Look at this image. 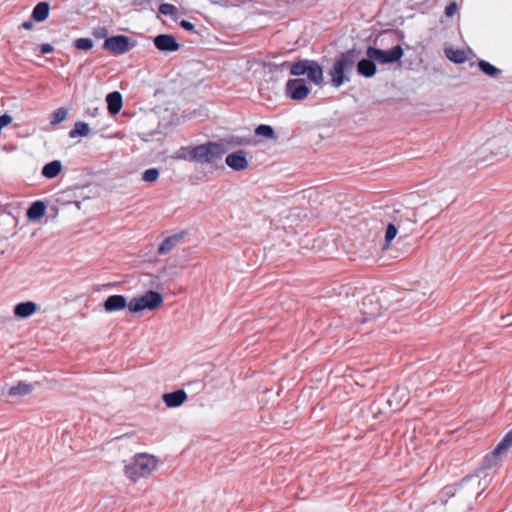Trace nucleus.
Returning <instances> with one entry per match:
<instances>
[{
    "label": "nucleus",
    "instance_id": "nucleus-1",
    "mask_svg": "<svg viewBox=\"0 0 512 512\" xmlns=\"http://www.w3.org/2000/svg\"><path fill=\"white\" fill-rule=\"evenodd\" d=\"M159 459L148 453H139L127 460L124 465L125 476L132 482L152 475L159 467Z\"/></svg>",
    "mask_w": 512,
    "mask_h": 512
},
{
    "label": "nucleus",
    "instance_id": "nucleus-2",
    "mask_svg": "<svg viewBox=\"0 0 512 512\" xmlns=\"http://www.w3.org/2000/svg\"><path fill=\"white\" fill-rule=\"evenodd\" d=\"M359 56L360 51L351 49L341 53L335 60L333 66L329 70L331 85L334 88H339L350 81V73L352 72Z\"/></svg>",
    "mask_w": 512,
    "mask_h": 512
},
{
    "label": "nucleus",
    "instance_id": "nucleus-3",
    "mask_svg": "<svg viewBox=\"0 0 512 512\" xmlns=\"http://www.w3.org/2000/svg\"><path fill=\"white\" fill-rule=\"evenodd\" d=\"M224 152L223 144L219 142H208L193 148L181 150L179 158L199 163H212L220 159Z\"/></svg>",
    "mask_w": 512,
    "mask_h": 512
},
{
    "label": "nucleus",
    "instance_id": "nucleus-4",
    "mask_svg": "<svg viewBox=\"0 0 512 512\" xmlns=\"http://www.w3.org/2000/svg\"><path fill=\"white\" fill-rule=\"evenodd\" d=\"M480 483L478 474L466 476L457 484L445 486L440 492L439 499L444 504L457 493L462 497H470L475 493Z\"/></svg>",
    "mask_w": 512,
    "mask_h": 512
},
{
    "label": "nucleus",
    "instance_id": "nucleus-5",
    "mask_svg": "<svg viewBox=\"0 0 512 512\" xmlns=\"http://www.w3.org/2000/svg\"><path fill=\"white\" fill-rule=\"evenodd\" d=\"M163 303V297L159 292L149 290L146 293L133 297L129 301L130 312L138 313L144 310H156Z\"/></svg>",
    "mask_w": 512,
    "mask_h": 512
},
{
    "label": "nucleus",
    "instance_id": "nucleus-6",
    "mask_svg": "<svg viewBox=\"0 0 512 512\" xmlns=\"http://www.w3.org/2000/svg\"><path fill=\"white\" fill-rule=\"evenodd\" d=\"M404 54L400 45H395L389 50H382L374 46H368L366 56L374 58L378 64H393L398 62Z\"/></svg>",
    "mask_w": 512,
    "mask_h": 512
},
{
    "label": "nucleus",
    "instance_id": "nucleus-7",
    "mask_svg": "<svg viewBox=\"0 0 512 512\" xmlns=\"http://www.w3.org/2000/svg\"><path fill=\"white\" fill-rule=\"evenodd\" d=\"M286 95L293 100L305 99L310 89L303 79H289L285 85Z\"/></svg>",
    "mask_w": 512,
    "mask_h": 512
},
{
    "label": "nucleus",
    "instance_id": "nucleus-8",
    "mask_svg": "<svg viewBox=\"0 0 512 512\" xmlns=\"http://www.w3.org/2000/svg\"><path fill=\"white\" fill-rule=\"evenodd\" d=\"M103 47L105 50L115 55L124 54L131 48L129 38L124 35H117L107 38L103 44Z\"/></svg>",
    "mask_w": 512,
    "mask_h": 512
},
{
    "label": "nucleus",
    "instance_id": "nucleus-9",
    "mask_svg": "<svg viewBox=\"0 0 512 512\" xmlns=\"http://www.w3.org/2000/svg\"><path fill=\"white\" fill-rule=\"evenodd\" d=\"M226 165L234 171H243L248 167L247 151L238 150L226 155Z\"/></svg>",
    "mask_w": 512,
    "mask_h": 512
},
{
    "label": "nucleus",
    "instance_id": "nucleus-10",
    "mask_svg": "<svg viewBox=\"0 0 512 512\" xmlns=\"http://www.w3.org/2000/svg\"><path fill=\"white\" fill-rule=\"evenodd\" d=\"M360 310L364 315V319L362 320L363 322L375 319L381 315V307L377 301H375L373 296H368L363 299L362 307Z\"/></svg>",
    "mask_w": 512,
    "mask_h": 512
},
{
    "label": "nucleus",
    "instance_id": "nucleus-11",
    "mask_svg": "<svg viewBox=\"0 0 512 512\" xmlns=\"http://www.w3.org/2000/svg\"><path fill=\"white\" fill-rule=\"evenodd\" d=\"M154 45L162 52H174L180 47L175 37L169 34H160L154 38Z\"/></svg>",
    "mask_w": 512,
    "mask_h": 512
},
{
    "label": "nucleus",
    "instance_id": "nucleus-12",
    "mask_svg": "<svg viewBox=\"0 0 512 512\" xmlns=\"http://www.w3.org/2000/svg\"><path fill=\"white\" fill-rule=\"evenodd\" d=\"M128 305L129 302H127L126 297L123 295H111L103 303L104 310L107 313L122 311Z\"/></svg>",
    "mask_w": 512,
    "mask_h": 512
},
{
    "label": "nucleus",
    "instance_id": "nucleus-13",
    "mask_svg": "<svg viewBox=\"0 0 512 512\" xmlns=\"http://www.w3.org/2000/svg\"><path fill=\"white\" fill-rule=\"evenodd\" d=\"M187 398V393L184 390H177L162 395V400L168 408L182 406L187 401Z\"/></svg>",
    "mask_w": 512,
    "mask_h": 512
},
{
    "label": "nucleus",
    "instance_id": "nucleus-14",
    "mask_svg": "<svg viewBox=\"0 0 512 512\" xmlns=\"http://www.w3.org/2000/svg\"><path fill=\"white\" fill-rule=\"evenodd\" d=\"M356 63L357 72L365 78H371L377 72V62L374 58L366 56V58L357 60Z\"/></svg>",
    "mask_w": 512,
    "mask_h": 512
},
{
    "label": "nucleus",
    "instance_id": "nucleus-15",
    "mask_svg": "<svg viewBox=\"0 0 512 512\" xmlns=\"http://www.w3.org/2000/svg\"><path fill=\"white\" fill-rule=\"evenodd\" d=\"M305 75H307L308 79L314 84H323V69L317 61L310 60Z\"/></svg>",
    "mask_w": 512,
    "mask_h": 512
},
{
    "label": "nucleus",
    "instance_id": "nucleus-16",
    "mask_svg": "<svg viewBox=\"0 0 512 512\" xmlns=\"http://www.w3.org/2000/svg\"><path fill=\"white\" fill-rule=\"evenodd\" d=\"M37 304L32 301L22 302L14 307V314L18 318H27L37 311Z\"/></svg>",
    "mask_w": 512,
    "mask_h": 512
},
{
    "label": "nucleus",
    "instance_id": "nucleus-17",
    "mask_svg": "<svg viewBox=\"0 0 512 512\" xmlns=\"http://www.w3.org/2000/svg\"><path fill=\"white\" fill-rule=\"evenodd\" d=\"M183 239L182 234H175L167 237L159 246L158 253L165 255L170 253L176 246H178Z\"/></svg>",
    "mask_w": 512,
    "mask_h": 512
},
{
    "label": "nucleus",
    "instance_id": "nucleus-18",
    "mask_svg": "<svg viewBox=\"0 0 512 512\" xmlns=\"http://www.w3.org/2000/svg\"><path fill=\"white\" fill-rule=\"evenodd\" d=\"M106 102L109 113L115 115L122 108V95L117 91L111 92L106 96Z\"/></svg>",
    "mask_w": 512,
    "mask_h": 512
},
{
    "label": "nucleus",
    "instance_id": "nucleus-19",
    "mask_svg": "<svg viewBox=\"0 0 512 512\" xmlns=\"http://www.w3.org/2000/svg\"><path fill=\"white\" fill-rule=\"evenodd\" d=\"M34 390V386L30 383L19 382L18 384L10 387L9 396L20 397L30 394Z\"/></svg>",
    "mask_w": 512,
    "mask_h": 512
},
{
    "label": "nucleus",
    "instance_id": "nucleus-20",
    "mask_svg": "<svg viewBox=\"0 0 512 512\" xmlns=\"http://www.w3.org/2000/svg\"><path fill=\"white\" fill-rule=\"evenodd\" d=\"M50 7L47 2H39L33 9L32 18L37 22L45 21L49 16Z\"/></svg>",
    "mask_w": 512,
    "mask_h": 512
},
{
    "label": "nucleus",
    "instance_id": "nucleus-21",
    "mask_svg": "<svg viewBox=\"0 0 512 512\" xmlns=\"http://www.w3.org/2000/svg\"><path fill=\"white\" fill-rule=\"evenodd\" d=\"M45 210V204L41 201H36L29 207L27 217L32 221L39 220L45 214Z\"/></svg>",
    "mask_w": 512,
    "mask_h": 512
},
{
    "label": "nucleus",
    "instance_id": "nucleus-22",
    "mask_svg": "<svg viewBox=\"0 0 512 512\" xmlns=\"http://www.w3.org/2000/svg\"><path fill=\"white\" fill-rule=\"evenodd\" d=\"M62 170V164L58 160L47 163L42 169V175L45 178L51 179L56 177Z\"/></svg>",
    "mask_w": 512,
    "mask_h": 512
},
{
    "label": "nucleus",
    "instance_id": "nucleus-23",
    "mask_svg": "<svg viewBox=\"0 0 512 512\" xmlns=\"http://www.w3.org/2000/svg\"><path fill=\"white\" fill-rule=\"evenodd\" d=\"M512 446V429L502 438L492 452L493 457L505 453Z\"/></svg>",
    "mask_w": 512,
    "mask_h": 512
},
{
    "label": "nucleus",
    "instance_id": "nucleus-24",
    "mask_svg": "<svg viewBox=\"0 0 512 512\" xmlns=\"http://www.w3.org/2000/svg\"><path fill=\"white\" fill-rule=\"evenodd\" d=\"M445 56L453 63L461 64L467 59L466 54L461 49L446 48Z\"/></svg>",
    "mask_w": 512,
    "mask_h": 512
},
{
    "label": "nucleus",
    "instance_id": "nucleus-25",
    "mask_svg": "<svg viewBox=\"0 0 512 512\" xmlns=\"http://www.w3.org/2000/svg\"><path fill=\"white\" fill-rule=\"evenodd\" d=\"M310 60L304 59L297 62H294L290 66V74L293 76H302L305 75L307 66Z\"/></svg>",
    "mask_w": 512,
    "mask_h": 512
},
{
    "label": "nucleus",
    "instance_id": "nucleus-26",
    "mask_svg": "<svg viewBox=\"0 0 512 512\" xmlns=\"http://www.w3.org/2000/svg\"><path fill=\"white\" fill-rule=\"evenodd\" d=\"M478 67L484 74L490 77H496L501 73L500 69L496 68L494 65L485 60H479Z\"/></svg>",
    "mask_w": 512,
    "mask_h": 512
},
{
    "label": "nucleus",
    "instance_id": "nucleus-27",
    "mask_svg": "<svg viewBox=\"0 0 512 512\" xmlns=\"http://www.w3.org/2000/svg\"><path fill=\"white\" fill-rule=\"evenodd\" d=\"M255 135L262 136L269 139H276L275 131L272 126L267 124H260L255 128Z\"/></svg>",
    "mask_w": 512,
    "mask_h": 512
},
{
    "label": "nucleus",
    "instance_id": "nucleus-28",
    "mask_svg": "<svg viewBox=\"0 0 512 512\" xmlns=\"http://www.w3.org/2000/svg\"><path fill=\"white\" fill-rule=\"evenodd\" d=\"M89 126L84 122H77L74 128L70 131L69 135L71 138H75L77 136H87L89 134Z\"/></svg>",
    "mask_w": 512,
    "mask_h": 512
},
{
    "label": "nucleus",
    "instance_id": "nucleus-29",
    "mask_svg": "<svg viewBox=\"0 0 512 512\" xmlns=\"http://www.w3.org/2000/svg\"><path fill=\"white\" fill-rule=\"evenodd\" d=\"M178 276L177 271L174 270V268L171 266H164L158 271L157 278L159 279H167V280H173Z\"/></svg>",
    "mask_w": 512,
    "mask_h": 512
},
{
    "label": "nucleus",
    "instance_id": "nucleus-30",
    "mask_svg": "<svg viewBox=\"0 0 512 512\" xmlns=\"http://www.w3.org/2000/svg\"><path fill=\"white\" fill-rule=\"evenodd\" d=\"M67 117V110L65 108H58L50 115V123L57 125L63 122Z\"/></svg>",
    "mask_w": 512,
    "mask_h": 512
},
{
    "label": "nucleus",
    "instance_id": "nucleus-31",
    "mask_svg": "<svg viewBox=\"0 0 512 512\" xmlns=\"http://www.w3.org/2000/svg\"><path fill=\"white\" fill-rule=\"evenodd\" d=\"M397 233V227L393 223H389L385 231V247H387L391 241L395 239Z\"/></svg>",
    "mask_w": 512,
    "mask_h": 512
},
{
    "label": "nucleus",
    "instance_id": "nucleus-32",
    "mask_svg": "<svg viewBox=\"0 0 512 512\" xmlns=\"http://www.w3.org/2000/svg\"><path fill=\"white\" fill-rule=\"evenodd\" d=\"M159 170L157 168H150V169H147L143 175H142V179L145 181V182H148V183H153L155 181H157V179L159 178Z\"/></svg>",
    "mask_w": 512,
    "mask_h": 512
},
{
    "label": "nucleus",
    "instance_id": "nucleus-33",
    "mask_svg": "<svg viewBox=\"0 0 512 512\" xmlns=\"http://www.w3.org/2000/svg\"><path fill=\"white\" fill-rule=\"evenodd\" d=\"M75 47L79 50L88 51L93 47V41L90 38H79L75 41Z\"/></svg>",
    "mask_w": 512,
    "mask_h": 512
},
{
    "label": "nucleus",
    "instance_id": "nucleus-34",
    "mask_svg": "<svg viewBox=\"0 0 512 512\" xmlns=\"http://www.w3.org/2000/svg\"><path fill=\"white\" fill-rule=\"evenodd\" d=\"M159 11L163 15H170V16H176L178 13V9L174 5L168 4V3L161 4L159 7Z\"/></svg>",
    "mask_w": 512,
    "mask_h": 512
},
{
    "label": "nucleus",
    "instance_id": "nucleus-35",
    "mask_svg": "<svg viewBox=\"0 0 512 512\" xmlns=\"http://www.w3.org/2000/svg\"><path fill=\"white\" fill-rule=\"evenodd\" d=\"M457 9H458V5L456 2H450L446 7H445V15L447 17H452L455 15V13L457 12Z\"/></svg>",
    "mask_w": 512,
    "mask_h": 512
},
{
    "label": "nucleus",
    "instance_id": "nucleus-36",
    "mask_svg": "<svg viewBox=\"0 0 512 512\" xmlns=\"http://www.w3.org/2000/svg\"><path fill=\"white\" fill-rule=\"evenodd\" d=\"M39 49L43 54L51 53L54 50L53 46L48 43L40 45Z\"/></svg>",
    "mask_w": 512,
    "mask_h": 512
},
{
    "label": "nucleus",
    "instance_id": "nucleus-37",
    "mask_svg": "<svg viewBox=\"0 0 512 512\" xmlns=\"http://www.w3.org/2000/svg\"><path fill=\"white\" fill-rule=\"evenodd\" d=\"M243 143H245V141L243 139H240V138H237V139H233V138H230L228 139L226 137V144H238V145H242Z\"/></svg>",
    "mask_w": 512,
    "mask_h": 512
},
{
    "label": "nucleus",
    "instance_id": "nucleus-38",
    "mask_svg": "<svg viewBox=\"0 0 512 512\" xmlns=\"http://www.w3.org/2000/svg\"><path fill=\"white\" fill-rule=\"evenodd\" d=\"M181 26H182L184 29L189 30V31H191V30H193V29H194V25H193L191 22L186 21V20H182V21H181Z\"/></svg>",
    "mask_w": 512,
    "mask_h": 512
},
{
    "label": "nucleus",
    "instance_id": "nucleus-39",
    "mask_svg": "<svg viewBox=\"0 0 512 512\" xmlns=\"http://www.w3.org/2000/svg\"><path fill=\"white\" fill-rule=\"evenodd\" d=\"M22 27L26 30H30L33 28V22L32 21H25L22 23Z\"/></svg>",
    "mask_w": 512,
    "mask_h": 512
},
{
    "label": "nucleus",
    "instance_id": "nucleus-40",
    "mask_svg": "<svg viewBox=\"0 0 512 512\" xmlns=\"http://www.w3.org/2000/svg\"><path fill=\"white\" fill-rule=\"evenodd\" d=\"M493 459L491 457H486L484 461V468H490L492 466Z\"/></svg>",
    "mask_w": 512,
    "mask_h": 512
},
{
    "label": "nucleus",
    "instance_id": "nucleus-41",
    "mask_svg": "<svg viewBox=\"0 0 512 512\" xmlns=\"http://www.w3.org/2000/svg\"><path fill=\"white\" fill-rule=\"evenodd\" d=\"M104 34H105V29H102V30H101V32H100V31H96V32H95V35H96L97 37H101V36H103Z\"/></svg>",
    "mask_w": 512,
    "mask_h": 512
}]
</instances>
